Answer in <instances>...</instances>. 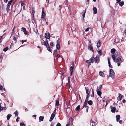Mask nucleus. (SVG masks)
<instances>
[{"instance_id": "nucleus-1", "label": "nucleus", "mask_w": 126, "mask_h": 126, "mask_svg": "<svg viewBox=\"0 0 126 126\" xmlns=\"http://www.w3.org/2000/svg\"><path fill=\"white\" fill-rule=\"evenodd\" d=\"M124 61V59H123V57L121 55H119V56L117 57L115 60V62L118 63H122Z\"/></svg>"}, {"instance_id": "nucleus-2", "label": "nucleus", "mask_w": 126, "mask_h": 126, "mask_svg": "<svg viewBox=\"0 0 126 126\" xmlns=\"http://www.w3.org/2000/svg\"><path fill=\"white\" fill-rule=\"evenodd\" d=\"M115 76L114 73V72L113 70L110 69V77H111L113 79Z\"/></svg>"}, {"instance_id": "nucleus-3", "label": "nucleus", "mask_w": 126, "mask_h": 126, "mask_svg": "<svg viewBox=\"0 0 126 126\" xmlns=\"http://www.w3.org/2000/svg\"><path fill=\"white\" fill-rule=\"evenodd\" d=\"M99 58L98 55H97L96 56V57H95L94 59V62L96 63H98L99 61Z\"/></svg>"}, {"instance_id": "nucleus-4", "label": "nucleus", "mask_w": 126, "mask_h": 126, "mask_svg": "<svg viewBox=\"0 0 126 126\" xmlns=\"http://www.w3.org/2000/svg\"><path fill=\"white\" fill-rule=\"evenodd\" d=\"M72 66L70 67V71H71L70 76H71L73 72V69L74 66V61H72Z\"/></svg>"}, {"instance_id": "nucleus-5", "label": "nucleus", "mask_w": 126, "mask_h": 126, "mask_svg": "<svg viewBox=\"0 0 126 126\" xmlns=\"http://www.w3.org/2000/svg\"><path fill=\"white\" fill-rule=\"evenodd\" d=\"M94 57V56H92L90 59V62L88 63V67H89V66L91 64V63H93L94 62L93 61V59Z\"/></svg>"}, {"instance_id": "nucleus-6", "label": "nucleus", "mask_w": 126, "mask_h": 126, "mask_svg": "<svg viewBox=\"0 0 126 126\" xmlns=\"http://www.w3.org/2000/svg\"><path fill=\"white\" fill-rule=\"evenodd\" d=\"M55 114L52 113L51 115L50 118L49 120V121L50 122L53 119L55 116Z\"/></svg>"}, {"instance_id": "nucleus-7", "label": "nucleus", "mask_w": 126, "mask_h": 126, "mask_svg": "<svg viewBox=\"0 0 126 126\" xmlns=\"http://www.w3.org/2000/svg\"><path fill=\"white\" fill-rule=\"evenodd\" d=\"M110 108L111 109V111L112 112H115L116 110V108L115 107H113L112 106H110Z\"/></svg>"}, {"instance_id": "nucleus-8", "label": "nucleus", "mask_w": 126, "mask_h": 126, "mask_svg": "<svg viewBox=\"0 0 126 126\" xmlns=\"http://www.w3.org/2000/svg\"><path fill=\"white\" fill-rule=\"evenodd\" d=\"M101 90H96L97 92V94L99 96H100L102 94V93L101 92Z\"/></svg>"}, {"instance_id": "nucleus-9", "label": "nucleus", "mask_w": 126, "mask_h": 126, "mask_svg": "<svg viewBox=\"0 0 126 126\" xmlns=\"http://www.w3.org/2000/svg\"><path fill=\"white\" fill-rule=\"evenodd\" d=\"M43 45H44L46 47H48L49 46V44H48L47 41H44V43Z\"/></svg>"}, {"instance_id": "nucleus-10", "label": "nucleus", "mask_w": 126, "mask_h": 126, "mask_svg": "<svg viewBox=\"0 0 126 126\" xmlns=\"http://www.w3.org/2000/svg\"><path fill=\"white\" fill-rule=\"evenodd\" d=\"M88 48L90 49V50L92 51L93 52H94V50L93 48L92 45L91 44H90L89 47Z\"/></svg>"}, {"instance_id": "nucleus-11", "label": "nucleus", "mask_w": 126, "mask_h": 126, "mask_svg": "<svg viewBox=\"0 0 126 126\" xmlns=\"http://www.w3.org/2000/svg\"><path fill=\"white\" fill-rule=\"evenodd\" d=\"M44 118V117L43 116H40L39 117V122L43 121Z\"/></svg>"}, {"instance_id": "nucleus-12", "label": "nucleus", "mask_w": 126, "mask_h": 126, "mask_svg": "<svg viewBox=\"0 0 126 126\" xmlns=\"http://www.w3.org/2000/svg\"><path fill=\"white\" fill-rule=\"evenodd\" d=\"M93 13L94 14H96L97 13V8L95 7H94L93 8Z\"/></svg>"}, {"instance_id": "nucleus-13", "label": "nucleus", "mask_w": 126, "mask_h": 126, "mask_svg": "<svg viewBox=\"0 0 126 126\" xmlns=\"http://www.w3.org/2000/svg\"><path fill=\"white\" fill-rule=\"evenodd\" d=\"M23 31L24 32V33L25 35H27V32L26 31V29L24 28H22Z\"/></svg>"}, {"instance_id": "nucleus-14", "label": "nucleus", "mask_w": 126, "mask_h": 126, "mask_svg": "<svg viewBox=\"0 0 126 126\" xmlns=\"http://www.w3.org/2000/svg\"><path fill=\"white\" fill-rule=\"evenodd\" d=\"M116 121L118 122L120 118V116L119 115H117L116 116Z\"/></svg>"}, {"instance_id": "nucleus-15", "label": "nucleus", "mask_w": 126, "mask_h": 126, "mask_svg": "<svg viewBox=\"0 0 126 126\" xmlns=\"http://www.w3.org/2000/svg\"><path fill=\"white\" fill-rule=\"evenodd\" d=\"M45 13L44 11H42L41 16V17L42 18H43L45 16Z\"/></svg>"}, {"instance_id": "nucleus-16", "label": "nucleus", "mask_w": 126, "mask_h": 126, "mask_svg": "<svg viewBox=\"0 0 126 126\" xmlns=\"http://www.w3.org/2000/svg\"><path fill=\"white\" fill-rule=\"evenodd\" d=\"M111 57L112 59L113 60V61L115 62V61L116 59L115 57H116L115 55H112Z\"/></svg>"}, {"instance_id": "nucleus-17", "label": "nucleus", "mask_w": 126, "mask_h": 126, "mask_svg": "<svg viewBox=\"0 0 126 126\" xmlns=\"http://www.w3.org/2000/svg\"><path fill=\"white\" fill-rule=\"evenodd\" d=\"M100 43H101V42H100V40H99L98 41V43H97V47L99 48L100 47V45H101Z\"/></svg>"}, {"instance_id": "nucleus-18", "label": "nucleus", "mask_w": 126, "mask_h": 126, "mask_svg": "<svg viewBox=\"0 0 126 126\" xmlns=\"http://www.w3.org/2000/svg\"><path fill=\"white\" fill-rule=\"evenodd\" d=\"M12 115L10 114H8L7 116V119L8 120H9L10 117Z\"/></svg>"}, {"instance_id": "nucleus-19", "label": "nucleus", "mask_w": 126, "mask_h": 126, "mask_svg": "<svg viewBox=\"0 0 126 126\" xmlns=\"http://www.w3.org/2000/svg\"><path fill=\"white\" fill-rule=\"evenodd\" d=\"M123 96L122 95L120 94L118 96V97L117 98V99H118V98H119L120 100H121L122 99V98Z\"/></svg>"}, {"instance_id": "nucleus-20", "label": "nucleus", "mask_w": 126, "mask_h": 126, "mask_svg": "<svg viewBox=\"0 0 126 126\" xmlns=\"http://www.w3.org/2000/svg\"><path fill=\"white\" fill-rule=\"evenodd\" d=\"M88 103L90 105H91L93 104V102L91 100L88 101Z\"/></svg>"}, {"instance_id": "nucleus-21", "label": "nucleus", "mask_w": 126, "mask_h": 126, "mask_svg": "<svg viewBox=\"0 0 126 126\" xmlns=\"http://www.w3.org/2000/svg\"><path fill=\"white\" fill-rule=\"evenodd\" d=\"M115 51V49L114 48H113L111 50V53L114 54Z\"/></svg>"}, {"instance_id": "nucleus-22", "label": "nucleus", "mask_w": 126, "mask_h": 126, "mask_svg": "<svg viewBox=\"0 0 126 126\" xmlns=\"http://www.w3.org/2000/svg\"><path fill=\"white\" fill-rule=\"evenodd\" d=\"M86 12V10H85V12H84V14H83L82 15V16L83 17V18L82 20H83V21H84V18L85 17V13Z\"/></svg>"}, {"instance_id": "nucleus-23", "label": "nucleus", "mask_w": 126, "mask_h": 126, "mask_svg": "<svg viewBox=\"0 0 126 126\" xmlns=\"http://www.w3.org/2000/svg\"><path fill=\"white\" fill-rule=\"evenodd\" d=\"M57 49H59L60 48V44H57L56 45Z\"/></svg>"}, {"instance_id": "nucleus-24", "label": "nucleus", "mask_w": 126, "mask_h": 126, "mask_svg": "<svg viewBox=\"0 0 126 126\" xmlns=\"http://www.w3.org/2000/svg\"><path fill=\"white\" fill-rule=\"evenodd\" d=\"M87 103H88V102H87V101L86 102V101H85V102L84 103V104L83 106V108L85 107H87V106H86V105L87 104Z\"/></svg>"}, {"instance_id": "nucleus-25", "label": "nucleus", "mask_w": 126, "mask_h": 126, "mask_svg": "<svg viewBox=\"0 0 126 126\" xmlns=\"http://www.w3.org/2000/svg\"><path fill=\"white\" fill-rule=\"evenodd\" d=\"M80 105H78L76 108V110L77 111H78L80 109Z\"/></svg>"}, {"instance_id": "nucleus-26", "label": "nucleus", "mask_w": 126, "mask_h": 126, "mask_svg": "<svg viewBox=\"0 0 126 126\" xmlns=\"http://www.w3.org/2000/svg\"><path fill=\"white\" fill-rule=\"evenodd\" d=\"M59 105V101L58 100H57L56 101L55 106H58Z\"/></svg>"}, {"instance_id": "nucleus-27", "label": "nucleus", "mask_w": 126, "mask_h": 126, "mask_svg": "<svg viewBox=\"0 0 126 126\" xmlns=\"http://www.w3.org/2000/svg\"><path fill=\"white\" fill-rule=\"evenodd\" d=\"M104 74V73L102 71H100L99 72V75L101 76H103Z\"/></svg>"}, {"instance_id": "nucleus-28", "label": "nucleus", "mask_w": 126, "mask_h": 126, "mask_svg": "<svg viewBox=\"0 0 126 126\" xmlns=\"http://www.w3.org/2000/svg\"><path fill=\"white\" fill-rule=\"evenodd\" d=\"M120 5L122 6L124 4V2L123 1H122L120 2H119Z\"/></svg>"}, {"instance_id": "nucleus-29", "label": "nucleus", "mask_w": 126, "mask_h": 126, "mask_svg": "<svg viewBox=\"0 0 126 126\" xmlns=\"http://www.w3.org/2000/svg\"><path fill=\"white\" fill-rule=\"evenodd\" d=\"M50 33H47V39H49L50 38Z\"/></svg>"}, {"instance_id": "nucleus-30", "label": "nucleus", "mask_w": 126, "mask_h": 126, "mask_svg": "<svg viewBox=\"0 0 126 126\" xmlns=\"http://www.w3.org/2000/svg\"><path fill=\"white\" fill-rule=\"evenodd\" d=\"M8 47H7L3 49V51L5 52V51H6L8 50Z\"/></svg>"}, {"instance_id": "nucleus-31", "label": "nucleus", "mask_w": 126, "mask_h": 126, "mask_svg": "<svg viewBox=\"0 0 126 126\" xmlns=\"http://www.w3.org/2000/svg\"><path fill=\"white\" fill-rule=\"evenodd\" d=\"M102 87V85H100L99 86V88H98V87H97V90H101Z\"/></svg>"}, {"instance_id": "nucleus-32", "label": "nucleus", "mask_w": 126, "mask_h": 126, "mask_svg": "<svg viewBox=\"0 0 126 126\" xmlns=\"http://www.w3.org/2000/svg\"><path fill=\"white\" fill-rule=\"evenodd\" d=\"M98 53L99 54L100 56H101L102 55V52L101 50H100L99 51H98Z\"/></svg>"}, {"instance_id": "nucleus-33", "label": "nucleus", "mask_w": 126, "mask_h": 126, "mask_svg": "<svg viewBox=\"0 0 126 126\" xmlns=\"http://www.w3.org/2000/svg\"><path fill=\"white\" fill-rule=\"evenodd\" d=\"M44 40L43 39H41V42L42 45H43V44L44 43Z\"/></svg>"}, {"instance_id": "nucleus-34", "label": "nucleus", "mask_w": 126, "mask_h": 126, "mask_svg": "<svg viewBox=\"0 0 126 126\" xmlns=\"http://www.w3.org/2000/svg\"><path fill=\"white\" fill-rule=\"evenodd\" d=\"M51 48L50 47V46L49 47H48L47 48L48 50L49 51H50V52H51V50L50 49V48Z\"/></svg>"}, {"instance_id": "nucleus-35", "label": "nucleus", "mask_w": 126, "mask_h": 126, "mask_svg": "<svg viewBox=\"0 0 126 126\" xmlns=\"http://www.w3.org/2000/svg\"><path fill=\"white\" fill-rule=\"evenodd\" d=\"M85 89H86V94H89V93H88L89 91H88V89H87V88L86 87H85Z\"/></svg>"}, {"instance_id": "nucleus-36", "label": "nucleus", "mask_w": 126, "mask_h": 126, "mask_svg": "<svg viewBox=\"0 0 126 126\" xmlns=\"http://www.w3.org/2000/svg\"><path fill=\"white\" fill-rule=\"evenodd\" d=\"M20 125L21 126H25V124L23 123H20Z\"/></svg>"}, {"instance_id": "nucleus-37", "label": "nucleus", "mask_w": 126, "mask_h": 126, "mask_svg": "<svg viewBox=\"0 0 126 126\" xmlns=\"http://www.w3.org/2000/svg\"><path fill=\"white\" fill-rule=\"evenodd\" d=\"M14 114L16 115H18V112L17 111H15L14 113Z\"/></svg>"}, {"instance_id": "nucleus-38", "label": "nucleus", "mask_w": 126, "mask_h": 126, "mask_svg": "<svg viewBox=\"0 0 126 126\" xmlns=\"http://www.w3.org/2000/svg\"><path fill=\"white\" fill-rule=\"evenodd\" d=\"M9 8H10V7L7 6V8H6V10L8 12L9 11V10H10Z\"/></svg>"}, {"instance_id": "nucleus-39", "label": "nucleus", "mask_w": 126, "mask_h": 126, "mask_svg": "<svg viewBox=\"0 0 126 126\" xmlns=\"http://www.w3.org/2000/svg\"><path fill=\"white\" fill-rule=\"evenodd\" d=\"M120 53L119 52L118 53H117V54H116L115 55V56L116 57H117L118 56H119V55H120Z\"/></svg>"}, {"instance_id": "nucleus-40", "label": "nucleus", "mask_w": 126, "mask_h": 126, "mask_svg": "<svg viewBox=\"0 0 126 126\" xmlns=\"http://www.w3.org/2000/svg\"><path fill=\"white\" fill-rule=\"evenodd\" d=\"M109 66L110 67L112 68V66L110 64V63H108Z\"/></svg>"}, {"instance_id": "nucleus-41", "label": "nucleus", "mask_w": 126, "mask_h": 126, "mask_svg": "<svg viewBox=\"0 0 126 126\" xmlns=\"http://www.w3.org/2000/svg\"><path fill=\"white\" fill-rule=\"evenodd\" d=\"M27 42V40H21V42L23 44V43L24 42Z\"/></svg>"}, {"instance_id": "nucleus-42", "label": "nucleus", "mask_w": 126, "mask_h": 126, "mask_svg": "<svg viewBox=\"0 0 126 126\" xmlns=\"http://www.w3.org/2000/svg\"><path fill=\"white\" fill-rule=\"evenodd\" d=\"M61 125L60 123H57L56 126H61Z\"/></svg>"}, {"instance_id": "nucleus-43", "label": "nucleus", "mask_w": 126, "mask_h": 126, "mask_svg": "<svg viewBox=\"0 0 126 126\" xmlns=\"http://www.w3.org/2000/svg\"><path fill=\"white\" fill-rule=\"evenodd\" d=\"M90 95L89 94H87V96L86 97L87 98H89V97Z\"/></svg>"}, {"instance_id": "nucleus-44", "label": "nucleus", "mask_w": 126, "mask_h": 126, "mask_svg": "<svg viewBox=\"0 0 126 126\" xmlns=\"http://www.w3.org/2000/svg\"><path fill=\"white\" fill-rule=\"evenodd\" d=\"M70 77H68V83H69V82H70Z\"/></svg>"}, {"instance_id": "nucleus-45", "label": "nucleus", "mask_w": 126, "mask_h": 126, "mask_svg": "<svg viewBox=\"0 0 126 126\" xmlns=\"http://www.w3.org/2000/svg\"><path fill=\"white\" fill-rule=\"evenodd\" d=\"M50 45L52 47L53 46V43L52 42H51L50 43Z\"/></svg>"}, {"instance_id": "nucleus-46", "label": "nucleus", "mask_w": 126, "mask_h": 126, "mask_svg": "<svg viewBox=\"0 0 126 126\" xmlns=\"http://www.w3.org/2000/svg\"><path fill=\"white\" fill-rule=\"evenodd\" d=\"M14 41H15V43H16V37L14 38Z\"/></svg>"}, {"instance_id": "nucleus-47", "label": "nucleus", "mask_w": 126, "mask_h": 126, "mask_svg": "<svg viewBox=\"0 0 126 126\" xmlns=\"http://www.w3.org/2000/svg\"><path fill=\"white\" fill-rule=\"evenodd\" d=\"M89 30V28H88L86 29V30H85V32H88V31Z\"/></svg>"}, {"instance_id": "nucleus-48", "label": "nucleus", "mask_w": 126, "mask_h": 126, "mask_svg": "<svg viewBox=\"0 0 126 126\" xmlns=\"http://www.w3.org/2000/svg\"><path fill=\"white\" fill-rule=\"evenodd\" d=\"M45 36L46 39H47V33H45Z\"/></svg>"}, {"instance_id": "nucleus-49", "label": "nucleus", "mask_w": 126, "mask_h": 126, "mask_svg": "<svg viewBox=\"0 0 126 126\" xmlns=\"http://www.w3.org/2000/svg\"><path fill=\"white\" fill-rule=\"evenodd\" d=\"M56 108H55V110H54V111H53V112L52 113H54V114H55V113L56 112Z\"/></svg>"}, {"instance_id": "nucleus-50", "label": "nucleus", "mask_w": 126, "mask_h": 126, "mask_svg": "<svg viewBox=\"0 0 126 126\" xmlns=\"http://www.w3.org/2000/svg\"><path fill=\"white\" fill-rule=\"evenodd\" d=\"M3 87L1 86H0V90H2Z\"/></svg>"}, {"instance_id": "nucleus-51", "label": "nucleus", "mask_w": 126, "mask_h": 126, "mask_svg": "<svg viewBox=\"0 0 126 126\" xmlns=\"http://www.w3.org/2000/svg\"><path fill=\"white\" fill-rule=\"evenodd\" d=\"M117 2V3H119L120 2V1L121 0H116Z\"/></svg>"}, {"instance_id": "nucleus-52", "label": "nucleus", "mask_w": 126, "mask_h": 126, "mask_svg": "<svg viewBox=\"0 0 126 126\" xmlns=\"http://www.w3.org/2000/svg\"><path fill=\"white\" fill-rule=\"evenodd\" d=\"M88 98L86 97L85 101H86V102H87V101L88 102Z\"/></svg>"}, {"instance_id": "nucleus-53", "label": "nucleus", "mask_w": 126, "mask_h": 126, "mask_svg": "<svg viewBox=\"0 0 126 126\" xmlns=\"http://www.w3.org/2000/svg\"><path fill=\"white\" fill-rule=\"evenodd\" d=\"M57 44H60V41L58 39L57 41Z\"/></svg>"}, {"instance_id": "nucleus-54", "label": "nucleus", "mask_w": 126, "mask_h": 126, "mask_svg": "<svg viewBox=\"0 0 126 126\" xmlns=\"http://www.w3.org/2000/svg\"><path fill=\"white\" fill-rule=\"evenodd\" d=\"M108 63H110V58L109 57L108 58Z\"/></svg>"}, {"instance_id": "nucleus-55", "label": "nucleus", "mask_w": 126, "mask_h": 126, "mask_svg": "<svg viewBox=\"0 0 126 126\" xmlns=\"http://www.w3.org/2000/svg\"><path fill=\"white\" fill-rule=\"evenodd\" d=\"M57 50H54V51L53 54H54L55 53L57 52Z\"/></svg>"}, {"instance_id": "nucleus-56", "label": "nucleus", "mask_w": 126, "mask_h": 126, "mask_svg": "<svg viewBox=\"0 0 126 126\" xmlns=\"http://www.w3.org/2000/svg\"><path fill=\"white\" fill-rule=\"evenodd\" d=\"M54 125V124L53 123H51V124L50 126H53Z\"/></svg>"}, {"instance_id": "nucleus-57", "label": "nucleus", "mask_w": 126, "mask_h": 126, "mask_svg": "<svg viewBox=\"0 0 126 126\" xmlns=\"http://www.w3.org/2000/svg\"><path fill=\"white\" fill-rule=\"evenodd\" d=\"M94 123V121H93L92 120H91L90 122V123Z\"/></svg>"}, {"instance_id": "nucleus-58", "label": "nucleus", "mask_w": 126, "mask_h": 126, "mask_svg": "<svg viewBox=\"0 0 126 126\" xmlns=\"http://www.w3.org/2000/svg\"><path fill=\"white\" fill-rule=\"evenodd\" d=\"M90 60H87L86 62L87 63H89L90 62Z\"/></svg>"}, {"instance_id": "nucleus-59", "label": "nucleus", "mask_w": 126, "mask_h": 126, "mask_svg": "<svg viewBox=\"0 0 126 126\" xmlns=\"http://www.w3.org/2000/svg\"><path fill=\"white\" fill-rule=\"evenodd\" d=\"M122 102L123 103H125L126 102V101L124 99L123 100Z\"/></svg>"}, {"instance_id": "nucleus-60", "label": "nucleus", "mask_w": 126, "mask_h": 126, "mask_svg": "<svg viewBox=\"0 0 126 126\" xmlns=\"http://www.w3.org/2000/svg\"><path fill=\"white\" fill-rule=\"evenodd\" d=\"M124 38L123 37H122V39H121V41H124Z\"/></svg>"}, {"instance_id": "nucleus-61", "label": "nucleus", "mask_w": 126, "mask_h": 126, "mask_svg": "<svg viewBox=\"0 0 126 126\" xmlns=\"http://www.w3.org/2000/svg\"><path fill=\"white\" fill-rule=\"evenodd\" d=\"M121 63L120 62V63H118L117 65H118V66H120V63Z\"/></svg>"}, {"instance_id": "nucleus-62", "label": "nucleus", "mask_w": 126, "mask_h": 126, "mask_svg": "<svg viewBox=\"0 0 126 126\" xmlns=\"http://www.w3.org/2000/svg\"><path fill=\"white\" fill-rule=\"evenodd\" d=\"M86 110L87 112L88 111V107H87Z\"/></svg>"}, {"instance_id": "nucleus-63", "label": "nucleus", "mask_w": 126, "mask_h": 126, "mask_svg": "<svg viewBox=\"0 0 126 126\" xmlns=\"http://www.w3.org/2000/svg\"><path fill=\"white\" fill-rule=\"evenodd\" d=\"M57 57L58 58H59L60 57V55L59 54H57Z\"/></svg>"}, {"instance_id": "nucleus-64", "label": "nucleus", "mask_w": 126, "mask_h": 126, "mask_svg": "<svg viewBox=\"0 0 126 126\" xmlns=\"http://www.w3.org/2000/svg\"><path fill=\"white\" fill-rule=\"evenodd\" d=\"M10 4H9V3H8L7 4V6L10 7Z\"/></svg>"}]
</instances>
